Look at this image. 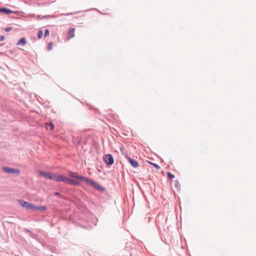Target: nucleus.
I'll list each match as a JSON object with an SVG mask.
<instances>
[{
	"mask_svg": "<svg viewBox=\"0 0 256 256\" xmlns=\"http://www.w3.org/2000/svg\"><path fill=\"white\" fill-rule=\"evenodd\" d=\"M69 176L72 178L74 182H76V184H72V186H79L80 184V182H84L88 185L96 188V182L95 181L86 176H80L76 172L70 171Z\"/></svg>",
	"mask_w": 256,
	"mask_h": 256,
	"instance_id": "obj_1",
	"label": "nucleus"
},
{
	"mask_svg": "<svg viewBox=\"0 0 256 256\" xmlns=\"http://www.w3.org/2000/svg\"><path fill=\"white\" fill-rule=\"evenodd\" d=\"M52 180L56 182H63L72 186V184H76V182H74L72 178H70L64 175L59 174L56 172H54Z\"/></svg>",
	"mask_w": 256,
	"mask_h": 256,
	"instance_id": "obj_2",
	"label": "nucleus"
},
{
	"mask_svg": "<svg viewBox=\"0 0 256 256\" xmlns=\"http://www.w3.org/2000/svg\"><path fill=\"white\" fill-rule=\"evenodd\" d=\"M20 204V206L24 208L26 210H32L34 208V204L30 202H28L24 200H19Z\"/></svg>",
	"mask_w": 256,
	"mask_h": 256,
	"instance_id": "obj_3",
	"label": "nucleus"
},
{
	"mask_svg": "<svg viewBox=\"0 0 256 256\" xmlns=\"http://www.w3.org/2000/svg\"><path fill=\"white\" fill-rule=\"evenodd\" d=\"M104 161L107 165H112L114 163V159L111 154H106L103 156Z\"/></svg>",
	"mask_w": 256,
	"mask_h": 256,
	"instance_id": "obj_4",
	"label": "nucleus"
},
{
	"mask_svg": "<svg viewBox=\"0 0 256 256\" xmlns=\"http://www.w3.org/2000/svg\"><path fill=\"white\" fill-rule=\"evenodd\" d=\"M2 170L5 172L10 174H16L18 175L20 172V170L18 169L6 166L3 167Z\"/></svg>",
	"mask_w": 256,
	"mask_h": 256,
	"instance_id": "obj_5",
	"label": "nucleus"
},
{
	"mask_svg": "<svg viewBox=\"0 0 256 256\" xmlns=\"http://www.w3.org/2000/svg\"><path fill=\"white\" fill-rule=\"evenodd\" d=\"M126 158L129 163L134 168H137L138 167L139 164L138 161L127 156H126Z\"/></svg>",
	"mask_w": 256,
	"mask_h": 256,
	"instance_id": "obj_6",
	"label": "nucleus"
},
{
	"mask_svg": "<svg viewBox=\"0 0 256 256\" xmlns=\"http://www.w3.org/2000/svg\"><path fill=\"white\" fill-rule=\"evenodd\" d=\"M12 10L8 8H5V7L0 8V13L8 14H12Z\"/></svg>",
	"mask_w": 256,
	"mask_h": 256,
	"instance_id": "obj_7",
	"label": "nucleus"
},
{
	"mask_svg": "<svg viewBox=\"0 0 256 256\" xmlns=\"http://www.w3.org/2000/svg\"><path fill=\"white\" fill-rule=\"evenodd\" d=\"M33 210H39L41 212H46L47 210V208L46 206H36L34 204Z\"/></svg>",
	"mask_w": 256,
	"mask_h": 256,
	"instance_id": "obj_8",
	"label": "nucleus"
},
{
	"mask_svg": "<svg viewBox=\"0 0 256 256\" xmlns=\"http://www.w3.org/2000/svg\"><path fill=\"white\" fill-rule=\"evenodd\" d=\"M97 191L102 192L104 194H107V191L104 187L101 186L100 184H97Z\"/></svg>",
	"mask_w": 256,
	"mask_h": 256,
	"instance_id": "obj_9",
	"label": "nucleus"
},
{
	"mask_svg": "<svg viewBox=\"0 0 256 256\" xmlns=\"http://www.w3.org/2000/svg\"><path fill=\"white\" fill-rule=\"evenodd\" d=\"M74 28H70L68 32V38H72L74 36Z\"/></svg>",
	"mask_w": 256,
	"mask_h": 256,
	"instance_id": "obj_10",
	"label": "nucleus"
},
{
	"mask_svg": "<svg viewBox=\"0 0 256 256\" xmlns=\"http://www.w3.org/2000/svg\"><path fill=\"white\" fill-rule=\"evenodd\" d=\"M26 44V40L25 38H20L17 43L18 46H24Z\"/></svg>",
	"mask_w": 256,
	"mask_h": 256,
	"instance_id": "obj_11",
	"label": "nucleus"
},
{
	"mask_svg": "<svg viewBox=\"0 0 256 256\" xmlns=\"http://www.w3.org/2000/svg\"><path fill=\"white\" fill-rule=\"evenodd\" d=\"M46 128L47 130H53L54 128V124L51 122H48L46 124Z\"/></svg>",
	"mask_w": 256,
	"mask_h": 256,
	"instance_id": "obj_12",
	"label": "nucleus"
},
{
	"mask_svg": "<svg viewBox=\"0 0 256 256\" xmlns=\"http://www.w3.org/2000/svg\"><path fill=\"white\" fill-rule=\"evenodd\" d=\"M38 174L40 176H43L45 178H46L48 177V172L43 170H39Z\"/></svg>",
	"mask_w": 256,
	"mask_h": 256,
	"instance_id": "obj_13",
	"label": "nucleus"
},
{
	"mask_svg": "<svg viewBox=\"0 0 256 256\" xmlns=\"http://www.w3.org/2000/svg\"><path fill=\"white\" fill-rule=\"evenodd\" d=\"M148 163L153 166L156 170H160V166L156 163H153L152 162H148Z\"/></svg>",
	"mask_w": 256,
	"mask_h": 256,
	"instance_id": "obj_14",
	"label": "nucleus"
},
{
	"mask_svg": "<svg viewBox=\"0 0 256 256\" xmlns=\"http://www.w3.org/2000/svg\"><path fill=\"white\" fill-rule=\"evenodd\" d=\"M42 35H43V32L42 30H39L38 32V39H40L42 36Z\"/></svg>",
	"mask_w": 256,
	"mask_h": 256,
	"instance_id": "obj_15",
	"label": "nucleus"
},
{
	"mask_svg": "<svg viewBox=\"0 0 256 256\" xmlns=\"http://www.w3.org/2000/svg\"><path fill=\"white\" fill-rule=\"evenodd\" d=\"M167 177L168 178L171 180L174 178V175L170 172H166Z\"/></svg>",
	"mask_w": 256,
	"mask_h": 256,
	"instance_id": "obj_16",
	"label": "nucleus"
},
{
	"mask_svg": "<svg viewBox=\"0 0 256 256\" xmlns=\"http://www.w3.org/2000/svg\"><path fill=\"white\" fill-rule=\"evenodd\" d=\"M56 17V16H54V15H52V16H50V15H46L44 16H43L42 18H54Z\"/></svg>",
	"mask_w": 256,
	"mask_h": 256,
	"instance_id": "obj_17",
	"label": "nucleus"
},
{
	"mask_svg": "<svg viewBox=\"0 0 256 256\" xmlns=\"http://www.w3.org/2000/svg\"><path fill=\"white\" fill-rule=\"evenodd\" d=\"M52 175H54V172H49L48 174V177H47L46 179H49V180H52Z\"/></svg>",
	"mask_w": 256,
	"mask_h": 256,
	"instance_id": "obj_18",
	"label": "nucleus"
},
{
	"mask_svg": "<svg viewBox=\"0 0 256 256\" xmlns=\"http://www.w3.org/2000/svg\"><path fill=\"white\" fill-rule=\"evenodd\" d=\"M52 42H50L48 44V46H47V50H51L52 48Z\"/></svg>",
	"mask_w": 256,
	"mask_h": 256,
	"instance_id": "obj_19",
	"label": "nucleus"
},
{
	"mask_svg": "<svg viewBox=\"0 0 256 256\" xmlns=\"http://www.w3.org/2000/svg\"><path fill=\"white\" fill-rule=\"evenodd\" d=\"M49 34H50L49 30L48 29L45 30L44 34V37H46V36H48Z\"/></svg>",
	"mask_w": 256,
	"mask_h": 256,
	"instance_id": "obj_20",
	"label": "nucleus"
},
{
	"mask_svg": "<svg viewBox=\"0 0 256 256\" xmlns=\"http://www.w3.org/2000/svg\"><path fill=\"white\" fill-rule=\"evenodd\" d=\"M12 29V27H8L4 28V31L6 32H8Z\"/></svg>",
	"mask_w": 256,
	"mask_h": 256,
	"instance_id": "obj_21",
	"label": "nucleus"
},
{
	"mask_svg": "<svg viewBox=\"0 0 256 256\" xmlns=\"http://www.w3.org/2000/svg\"><path fill=\"white\" fill-rule=\"evenodd\" d=\"M97 208L98 209V210H102V211H103L104 210V208L102 206H98L97 205Z\"/></svg>",
	"mask_w": 256,
	"mask_h": 256,
	"instance_id": "obj_22",
	"label": "nucleus"
},
{
	"mask_svg": "<svg viewBox=\"0 0 256 256\" xmlns=\"http://www.w3.org/2000/svg\"><path fill=\"white\" fill-rule=\"evenodd\" d=\"M21 13L20 12H18V11H13L12 10V14H16L18 15H20V14Z\"/></svg>",
	"mask_w": 256,
	"mask_h": 256,
	"instance_id": "obj_23",
	"label": "nucleus"
},
{
	"mask_svg": "<svg viewBox=\"0 0 256 256\" xmlns=\"http://www.w3.org/2000/svg\"><path fill=\"white\" fill-rule=\"evenodd\" d=\"M54 194L56 196H61V194L60 192H55L54 193Z\"/></svg>",
	"mask_w": 256,
	"mask_h": 256,
	"instance_id": "obj_24",
	"label": "nucleus"
},
{
	"mask_svg": "<svg viewBox=\"0 0 256 256\" xmlns=\"http://www.w3.org/2000/svg\"><path fill=\"white\" fill-rule=\"evenodd\" d=\"M24 231L26 232H30V233H32V232L30 231L29 230H28V228H24Z\"/></svg>",
	"mask_w": 256,
	"mask_h": 256,
	"instance_id": "obj_25",
	"label": "nucleus"
},
{
	"mask_svg": "<svg viewBox=\"0 0 256 256\" xmlns=\"http://www.w3.org/2000/svg\"><path fill=\"white\" fill-rule=\"evenodd\" d=\"M4 38H5L4 36H0V42L3 40Z\"/></svg>",
	"mask_w": 256,
	"mask_h": 256,
	"instance_id": "obj_26",
	"label": "nucleus"
},
{
	"mask_svg": "<svg viewBox=\"0 0 256 256\" xmlns=\"http://www.w3.org/2000/svg\"><path fill=\"white\" fill-rule=\"evenodd\" d=\"M178 184H178V182H177V184H175V186H176V187H178Z\"/></svg>",
	"mask_w": 256,
	"mask_h": 256,
	"instance_id": "obj_27",
	"label": "nucleus"
},
{
	"mask_svg": "<svg viewBox=\"0 0 256 256\" xmlns=\"http://www.w3.org/2000/svg\"><path fill=\"white\" fill-rule=\"evenodd\" d=\"M69 14H64V16H68Z\"/></svg>",
	"mask_w": 256,
	"mask_h": 256,
	"instance_id": "obj_28",
	"label": "nucleus"
},
{
	"mask_svg": "<svg viewBox=\"0 0 256 256\" xmlns=\"http://www.w3.org/2000/svg\"><path fill=\"white\" fill-rule=\"evenodd\" d=\"M90 108L93 109V108L91 106H90Z\"/></svg>",
	"mask_w": 256,
	"mask_h": 256,
	"instance_id": "obj_29",
	"label": "nucleus"
}]
</instances>
